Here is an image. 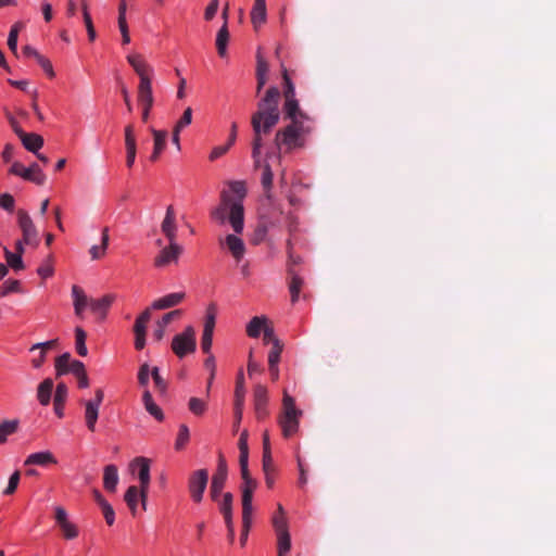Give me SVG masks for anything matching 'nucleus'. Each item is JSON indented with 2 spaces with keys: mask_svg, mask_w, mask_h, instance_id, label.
Here are the masks:
<instances>
[{
  "mask_svg": "<svg viewBox=\"0 0 556 556\" xmlns=\"http://www.w3.org/2000/svg\"><path fill=\"white\" fill-rule=\"evenodd\" d=\"M273 179L274 174L269 164H264L261 177V184L265 193V197L270 200L271 199V189H273Z\"/></svg>",
  "mask_w": 556,
  "mask_h": 556,
  "instance_id": "nucleus-33",
  "label": "nucleus"
},
{
  "mask_svg": "<svg viewBox=\"0 0 556 556\" xmlns=\"http://www.w3.org/2000/svg\"><path fill=\"white\" fill-rule=\"evenodd\" d=\"M85 406V422L86 427L89 431L94 432L96 431V424L99 418V410L100 407L97 405H93V403H89L87 401L84 402Z\"/></svg>",
  "mask_w": 556,
  "mask_h": 556,
  "instance_id": "nucleus-25",
  "label": "nucleus"
},
{
  "mask_svg": "<svg viewBox=\"0 0 556 556\" xmlns=\"http://www.w3.org/2000/svg\"><path fill=\"white\" fill-rule=\"evenodd\" d=\"M232 494L227 492L223 495V501L219 503V509L224 516L225 522L229 525L230 520H232Z\"/></svg>",
  "mask_w": 556,
  "mask_h": 556,
  "instance_id": "nucleus-38",
  "label": "nucleus"
},
{
  "mask_svg": "<svg viewBox=\"0 0 556 556\" xmlns=\"http://www.w3.org/2000/svg\"><path fill=\"white\" fill-rule=\"evenodd\" d=\"M229 204H230V197L227 194V192L222 193V203L215 207L211 212V217L220 223L224 224L227 219V212L229 211Z\"/></svg>",
  "mask_w": 556,
  "mask_h": 556,
  "instance_id": "nucleus-27",
  "label": "nucleus"
},
{
  "mask_svg": "<svg viewBox=\"0 0 556 556\" xmlns=\"http://www.w3.org/2000/svg\"><path fill=\"white\" fill-rule=\"evenodd\" d=\"M248 437V431H242L238 442V447L240 451L239 458H249Z\"/></svg>",
  "mask_w": 556,
  "mask_h": 556,
  "instance_id": "nucleus-53",
  "label": "nucleus"
},
{
  "mask_svg": "<svg viewBox=\"0 0 556 556\" xmlns=\"http://www.w3.org/2000/svg\"><path fill=\"white\" fill-rule=\"evenodd\" d=\"M273 526L275 528L276 533L288 531V523H287L286 516L274 515Z\"/></svg>",
  "mask_w": 556,
  "mask_h": 556,
  "instance_id": "nucleus-58",
  "label": "nucleus"
},
{
  "mask_svg": "<svg viewBox=\"0 0 556 556\" xmlns=\"http://www.w3.org/2000/svg\"><path fill=\"white\" fill-rule=\"evenodd\" d=\"M289 275L291 276V279L289 282V291L291 294V302L295 303L299 300L300 291L302 289L304 281L292 269H289Z\"/></svg>",
  "mask_w": 556,
  "mask_h": 556,
  "instance_id": "nucleus-35",
  "label": "nucleus"
},
{
  "mask_svg": "<svg viewBox=\"0 0 556 556\" xmlns=\"http://www.w3.org/2000/svg\"><path fill=\"white\" fill-rule=\"evenodd\" d=\"M208 481V472L206 469H198L193 471L188 481V489L192 500L200 503Z\"/></svg>",
  "mask_w": 556,
  "mask_h": 556,
  "instance_id": "nucleus-8",
  "label": "nucleus"
},
{
  "mask_svg": "<svg viewBox=\"0 0 556 556\" xmlns=\"http://www.w3.org/2000/svg\"><path fill=\"white\" fill-rule=\"evenodd\" d=\"M282 350H283L282 342L275 341V344L271 345V349L268 353V365H275V364L279 363Z\"/></svg>",
  "mask_w": 556,
  "mask_h": 556,
  "instance_id": "nucleus-48",
  "label": "nucleus"
},
{
  "mask_svg": "<svg viewBox=\"0 0 556 556\" xmlns=\"http://www.w3.org/2000/svg\"><path fill=\"white\" fill-rule=\"evenodd\" d=\"M72 296L75 315L81 318L87 305L90 306V300L87 298L85 291L77 285L72 287Z\"/></svg>",
  "mask_w": 556,
  "mask_h": 556,
  "instance_id": "nucleus-18",
  "label": "nucleus"
},
{
  "mask_svg": "<svg viewBox=\"0 0 556 556\" xmlns=\"http://www.w3.org/2000/svg\"><path fill=\"white\" fill-rule=\"evenodd\" d=\"M114 301V295L106 294L98 300H90V308L91 311L99 315L101 318L106 316V312L109 307L112 305Z\"/></svg>",
  "mask_w": 556,
  "mask_h": 556,
  "instance_id": "nucleus-24",
  "label": "nucleus"
},
{
  "mask_svg": "<svg viewBox=\"0 0 556 556\" xmlns=\"http://www.w3.org/2000/svg\"><path fill=\"white\" fill-rule=\"evenodd\" d=\"M182 253V247L177 241H168V245L163 248L154 258L155 267H165L170 263H176Z\"/></svg>",
  "mask_w": 556,
  "mask_h": 556,
  "instance_id": "nucleus-10",
  "label": "nucleus"
},
{
  "mask_svg": "<svg viewBox=\"0 0 556 556\" xmlns=\"http://www.w3.org/2000/svg\"><path fill=\"white\" fill-rule=\"evenodd\" d=\"M245 397V387H244V376L242 370L238 372L236 388H235V403L239 405H244Z\"/></svg>",
  "mask_w": 556,
  "mask_h": 556,
  "instance_id": "nucleus-42",
  "label": "nucleus"
},
{
  "mask_svg": "<svg viewBox=\"0 0 556 556\" xmlns=\"http://www.w3.org/2000/svg\"><path fill=\"white\" fill-rule=\"evenodd\" d=\"M18 138L26 150L31 153H37L43 146V138L35 132H22Z\"/></svg>",
  "mask_w": 556,
  "mask_h": 556,
  "instance_id": "nucleus-21",
  "label": "nucleus"
},
{
  "mask_svg": "<svg viewBox=\"0 0 556 556\" xmlns=\"http://www.w3.org/2000/svg\"><path fill=\"white\" fill-rule=\"evenodd\" d=\"M127 61L140 77L138 88H142L144 84H148V87H152L151 77L149 76L152 73V68L144 62L141 55L130 54L127 56Z\"/></svg>",
  "mask_w": 556,
  "mask_h": 556,
  "instance_id": "nucleus-12",
  "label": "nucleus"
},
{
  "mask_svg": "<svg viewBox=\"0 0 556 556\" xmlns=\"http://www.w3.org/2000/svg\"><path fill=\"white\" fill-rule=\"evenodd\" d=\"M227 463L225 458L222 455H219L217 468L215 473L213 475L210 488L211 497L213 501H217L218 496L220 495L227 480Z\"/></svg>",
  "mask_w": 556,
  "mask_h": 556,
  "instance_id": "nucleus-9",
  "label": "nucleus"
},
{
  "mask_svg": "<svg viewBox=\"0 0 556 556\" xmlns=\"http://www.w3.org/2000/svg\"><path fill=\"white\" fill-rule=\"evenodd\" d=\"M142 402L146 410L153 416L156 420L162 421L164 419L163 410L153 401L152 394L149 390H146L142 394Z\"/></svg>",
  "mask_w": 556,
  "mask_h": 556,
  "instance_id": "nucleus-28",
  "label": "nucleus"
},
{
  "mask_svg": "<svg viewBox=\"0 0 556 556\" xmlns=\"http://www.w3.org/2000/svg\"><path fill=\"white\" fill-rule=\"evenodd\" d=\"M102 514L104 516V519L109 526H112L115 521V513L111 504L108 502L100 506Z\"/></svg>",
  "mask_w": 556,
  "mask_h": 556,
  "instance_id": "nucleus-60",
  "label": "nucleus"
},
{
  "mask_svg": "<svg viewBox=\"0 0 556 556\" xmlns=\"http://www.w3.org/2000/svg\"><path fill=\"white\" fill-rule=\"evenodd\" d=\"M313 131V122L305 119L291 122L276 132L275 146L279 151L290 152L305 146V137Z\"/></svg>",
  "mask_w": 556,
  "mask_h": 556,
  "instance_id": "nucleus-2",
  "label": "nucleus"
},
{
  "mask_svg": "<svg viewBox=\"0 0 556 556\" xmlns=\"http://www.w3.org/2000/svg\"><path fill=\"white\" fill-rule=\"evenodd\" d=\"M53 390V380L50 378L45 379L37 389V399L39 403L47 406L50 403Z\"/></svg>",
  "mask_w": 556,
  "mask_h": 556,
  "instance_id": "nucleus-29",
  "label": "nucleus"
},
{
  "mask_svg": "<svg viewBox=\"0 0 556 556\" xmlns=\"http://www.w3.org/2000/svg\"><path fill=\"white\" fill-rule=\"evenodd\" d=\"M66 397H67V387L64 382H60L56 386L54 399H53L54 412L60 418L63 417V409H64V404H65Z\"/></svg>",
  "mask_w": 556,
  "mask_h": 556,
  "instance_id": "nucleus-26",
  "label": "nucleus"
},
{
  "mask_svg": "<svg viewBox=\"0 0 556 556\" xmlns=\"http://www.w3.org/2000/svg\"><path fill=\"white\" fill-rule=\"evenodd\" d=\"M267 317L266 316H255L253 317L250 323L247 325V334L250 338H257L260 337L261 332L264 330V328L267 326Z\"/></svg>",
  "mask_w": 556,
  "mask_h": 556,
  "instance_id": "nucleus-30",
  "label": "nucleus"
},
{
  "mask_svg": "<svg viewBox=\"0 0 556 556\" xmlns=\"http://www.w3.org/2000/svg\"><path fill=\"white\" fill-rule=\"evenodd\" d=\"M63 535L67 540L75 539L78 535V530L75 525L71 523L70 521L60 526Z\"/></svg>",
  "mask_w": 556,
  "mask_h": 556,
  "instance_id": "nucleus-57",
  "label": "nucleus"
},
{
  "mask_svg": "<svg viewBox=\"0 0 556 556\" xmlns=\"http://www.w3.org/2000/svg\"><path fill=\"white\" fill-rule=\"evenodd\" d=\"M189 409L194 414V415H202L205 410H206V403L199 399V397H191L189 400Z\"/></svg>",
  "mask_w": 556,
  "mask_h": 556,
  "instance_id": "nucleus-49",
  "label": "nucleus"
},
{
  "mask_svg": "<svg viewBox=\"0 0 556 556\" xmlns=\"http://www.w3.org/2000/svg\"><path fill=\"white\" fill-rule=\"evenodd\" d=\"M228 40H229L228 26L226 25V23H224V25L220 27V29L218 30L217 36H216V48H217L218 54L222 58L226 55Z\"/></svg>",
  "mask_w": 556,
  "mask_h": 556,
  "instance_id": "nucleus-36",
  "label": "nucleus"
},
{
  "mask_svg": "<svg viewBox=\"0 0 556 556\" xmlns=\"http://www.w3.org/2000/svg\"><path fill=\"white\" fill-rule=\"evenodd\" d=\"M87 333L81 327L75 328V349L78 355L87 356L88 349L86 346Z\"/></svg>",
  "mask_w": 556,
  "mask_h": 556,
  "instance_id": "nucleus-40",
  "label": "nucleus"
},
{
  "mask_svg": "<svg viewBox=\"0 0 556 556\" xmlns=\"http://www.w3.org/2000/svg\"><path fill=\"white\" fill-rule=\"evenodd\" d=\"M15 205V200L10 193H3L0 195V206L8 211L13 212Z\"/></svg>",
  "mask_w": 556,
  "mask_h": 556,
  "instance_id": "nucleus-59",
  "label": "nucleus"
},
{
  "mask_svg": "<svg viewBox=\"0 0 556 556\" xmlns=\"http://www.w3.org/2000/svg\"><path fill=\"white\" fill-rule=\"evenodd\" d=\"M301 415L302 410L295 407L294 399L285 391L282 397V413L279 417V425L285 438H290L298 431Z\"/></svg>",
  "mask_w": 556,
  "mask_h": 556,
  "instance_id": "nucleus-3",
  "label": "nucleus"
},
{
  "mask_svg": "<svg viewBox=\"0 0 556 556\" xmlns=\"http://www.w3.org/2000/svg\"><path fill=\"white\" fill-rule=\"evenodd\" d=\"M130 470L132 472L138 471V478L140 481V496L142 508L147 509V498L150 485V460L146 457H136L130 463Z\"/></svg>",
  "mask_w": 556,
  "mask_h": 556,
  "instance_id": "nucleus-5",
  "label": "nucleus"
},
{
  "mask_svg": "<svg viewBox=\"0 0 556 556\" xmlns=\"http://www.w3.org/2000/svg\"><path fill=\"white\" fill-rule=\"evenodd\" d=\"M18 482H20V471H15L11 475V477L9 479L8 486L3 491V494H5V495L13 494L17 489Z\"/></svg>",
  "mask_w": 556,
  "mask_h": 556,
  "instance_id": "nucleus-56",
  "label": "nucleus"
},
{
  "mask_svg": "<svg viewBox=\"0 0 556 556\" xmlns=\"http://www.w3.org/2000/svg\"><path fill=\"white\" fill-rule=\"evenodd\" d=\"M138 101L142 106V121L147 122L153 106L152 87H148V84H144L142 88H138Z\"/></svg>",
  "mask_w": 556,
  "mask_h": 556,
  "instance_id": "nucleus-17",
  "label": "nucleus"
},
{
  "mask_svg": "<svg viewBox=\"0 0 556 556\" xmlns=\"http://www.w3.org/2000/svg\"><path fill=\"white\" fill-rule=\"evenodd\" d=\"M124 500H125L129 510L135 516L137 514L138 501L139 500L141 501L140 488H138L136 485L129 486L124 495Z\"/></svg>",
  "mask_w": 556,
  "mask_h": 556,
  "instance_id": "nucleus-32",
  "label": "nucleus"
},
{
  "mask_svg": "<svg viewBox=\"0 0 556 556\" xmlns=\"http://www.w3.org/2000/svg\"><path fill=\"white\" fill-rule=\"evenodd\" d=\"M151 132H152L153 139H154V148H153V152L150 156V160L152 162H155L159 159L162 151L165 149L166 140H167V131L156 130V129L152 128Z\"/></svg>",
  "mask_w": 556,
  "mask_h": 556,
  "instance_id": "nucleus-23",
  "label": "nucleus"
},
{
  "mask_svg": "<svg viewBox=\"0 0 556 556\" xmlns=\"http://www.w3.org/2000/svg\"><path fill=\"white\" fill-rule=\"evenodd\" d=\"M172 350L179 358L195 351V332L191 326L173 338Z\"/></svg>",
  "mask_w": 556,
  "mask_h": 556,
  "instance_id": "nucleus-7",
  "label": "nucleus"
},
{
  "mask_svg": "<svg viewBox=\"0 0 556 556\" xmlns=\"http://www.w3.org/2000/svg\"><path fill=\"white\" fill-rule=\"evenodd\" d=\"M161 231L167 241H177L178 225L173 205H168L166 208L165 216L161 223Z\"/></svg>",
  "mask_w": 556,
  "mask_h": 556,
  "instance_id": "nucleus-13",
  "label": "nucleus"
},
{
  "mask_svg": "<svg viewBox=\"0 0 556 556\" xmlns=\"http://www.w3.org/2000/svg\"><path fill=\"white\" fill-rule=\"evenodd\" d=\"M56 463H58V460L54 457V455L49 451H45V452H37V453H33V454L28 455L24 462V465L25 466H31V465L47 466L49 464H56Z\"/></svg>",
  "mask_w": 556,
  "mask_h": 556,
  "instance_id": "nucleus-20",
  "label": "nucleus"
},
{
  "mask_svg": "<svg viewBox=\"0 0 556 556\" xmlns=\"http://www.w3.org/2000/svg\"><path fill=\"white\" fill-rule=\"evenodd\" d=\"M151 370L148 364H142L138 372V382L140 386L146 387L149 383V375Z\"/></svg>",
  "mask_w": 556,
  "mask_h": 556,
  "instance_id": "nucleus-62",
  "label": "nucleus"
},
{
  "mask_svg": "<svg viewBox=\"0 0 556 556\" xmlns=\"http://www.w3.org/2000/svg\"><path fill=\"white\" fill-rule=\"evenodd\" d=\"M18 427V421L14 420H5L0 424V443H4L7 441L8 435L13 434Z\"/></svg>",
  "mask_w": 556,
  "mask_h": 556,
  "instance_id": "nucleus-44",
  "label": "nucleus"
},
{
  "mask_svg": "<svg viewBox=\"0 0 556 556\" xmlns=\"http://www.w3.org/2000/svg\"><path fill=\"white\" fill-rule=\"evenodd\" d=\"M191 122H192V109L191 108H187L185 110L182 116L176 123L175 128H176V130H182L185 127L190 125Z\"/></svg>",
  "mask_w": 556,
  "mask_h": 556,
  "instance_id": "nucleus-54",
  "label": "nucleus"
},
{
  "mask_svg": "<svg viewBox=\"0 0 556 556\" xmlns=\"http://www.w3.org/2000/svg\"><path fill=\"white\" fill-rule=\"evenodd\" d=\"M228 219H229V223H230L233 231L237 233H241L243 230V225H244L243 206L240 202L233 201L231 198H230V204H229Z\"/></svg>",
  "mask_w": 556,
  "mask_h": 556,
  "instance_id": "nucleus-15",
  "label": "nucleus"
},
{
  "mask_svg": "<svg viewBox=\"0 0 556 556\" xmlns=\"http://www.w3.org/2000/svg\"><path fill=\"white\" fill-rule=\"evenodd\" d=\"M218 7H219V0H212L205 9L204 18L206 21L213 20V17L217 13Z\"/></svg>",
  "mask_w": 556,
  "mask_h": 556,
  "instance_id": "nucleus-64",
  "label": "nucleus"
},
{
  "mask_svg": "<svg viewBox=\"0 0 556 556\" xmlns=\"http://www.w3.org/2000/svg\"><path fill=\"white\" fill-rule=\"evenodd\" d=\"M24 28V24L22 22H16L11 27V30L9 33L8 37V47L9 49L16 54L17 53V38L18 33Z\"/></svg>",
  "mask_w": 556,
  "mask_h": 556,
  "instance_id": "nucleus-43",
  "label": "nucleus"
},
{
  "mask_svg": "<svg viewBox=\"0 0 556 556\" xmlns=\"http://www.w3.org/2000/svg\"><path fill=\"white\" fill-rule=\"evenodd\" d=\"M189 438H190L189 428L185 424L180 425L179 431L177 434V439L175 442V448L178 451L182 450L186 446V444L188 443Z\"/></svg>",
  "mask_w": 556,
  "mask_h": 556,
  "instance_id": "nucleus-47",
  "label": "nucleus"
},
{
  "mask_svg": "<svg viewBox=\"0 0 556 556\" xmlns=\"http://www.w3.org/2000/svg\"><path fill=\"white\" fill-rule=\"evenodd\" d=\"M151 376L153 378V381H154V384H155V388L156 390L160 392V393H165L166 389H167V382L165 381V379H163L160 375V370L157 367H153L151 369Z\"/></svg>",
  "mask_w": 556,
  "mask_h": 556,
  "instance_id": "nucleus-50",
  "label": "nucleus"
},
{
  "mask_svg": "<svg viewBox=\"0 0 556 556\" xmlns=\"http://www.w3.org/2000/svg\"><path fill=\"white\" fill-rule=\"evenodd\" d=\"M83 17H84V23H85V26H86V29L88 33V38L90 41H94V39L97 37V33H96L90 13L84 14Z\"/></svg>",
  "mask_w": 556,
  "mask_h": 556,
  "instance_id": "nucleus-61",
  "label": "nucleus"
},
{
  "mask_svg": "<svg viewBox=\"0 0 556 556\" xmlns=\"http://www.w3.org/2000/svg\"><path fill=\"white\" fill-rule=\"evenodd\" d=\"M118 469L115 465H106L103 469V486L109 492H115L118 483Z\"/></svg>",
  "mask_w": 556,
  "mask_h": 556,
  "instance_id": "nucleus-22",
  "label": "nucleus"
},
{
  "mask_svg": "<svg viewBox=\"0 0 556 556\" xmlns=\"http://www.w3.org/2000/svg\"><path fill=\"white\" fill-rule=\"evenodd\" d=\"M280 91L277 87L267 89L264 98L257 104V111L252 115L251 125L254 132L252 142V157L255 167L260 166L263 135H267L279 122L278 109Z\"/></svg>",
  "mask_w": 556,
  "mask_h": 556,
  "instance_id": "nucleus-1",
  "label": "nucleus"
},
{
  "mask_svg": "<svg viewBox=\"0 0 556 556\" xmlns=\"http://www.w3.org/2000/svg\"><path fill=\"white\" fill-rule=\"evenodd\" d=\"M186 298L185 292H174L168 293L162 298H159L152 302L149 306L151 311L153 309H167L179 305Z\"/></svg>",
  "mask_w": 556,
  "mask_h": 556,
  "instance_id": "nucleus-16",
  "label": "nucleus"
},
{
  "mask_svg": "<svg viewBox=\"0 0 556 556\" xmlns=\"http://www.w3.org/2000/svg\"><path fill=\"white\" fill-rule=\"evenodd\" d=\"M151 308L147 307L136 319L134 325L135 334H146L147 325L151 319Z\"/></svg>",
  "mask_w": 556,
  "mask_h": 556,
  "instance_id": "nucleus-39",
  "label": "nucleus"
},
{
  "mask_svg": "<svg viewBox=\"0 0 556 556\" xmlns=\"http://www.w3.org/2000/svg\"><path fill=\"white\" fill-rule=\"evenodd\" d=\"M4 257L8 265L14 270L24 269V263L22 256L18 254H14L8 248H3Z\"/></svg>",
  "mask_w": 556,
  "mask_h": 556,
  "instance_id": "nucleus-46",
  "label": "nucleus"
},
{
  "mask_svg": "<svg viewBox=\"0 0 556 556\" xmlns=\"http://www.w3.org/2000/svg\"><path fill=\"white\" fill-rule=\"evenodd\" d=\"M251 21L255 27L266 21V2L265 0H255L251 11Z\"/></svg>",
  "mask_w": 556,
  "mask_h": 556,
  "instance_id": "nucleus-31",
  "label": "nucleus"
},
{
  "mask_svg": "<svg viewBox=\"0 0 556 556\" xmlns=\"http://www.w3.org/2000/svg\"><path fill=\"white\" fill-rule=\"evenodd\" d=\"M181 314V309H174L172 312H168L164 314L160 320H157V324L166 328V326L170 324L173 320L180 318Z\"/></svg>",
  "mask_w": 556,
  "mask_h": 556,
  "instance_id": "nucleus-55",
  "label": "nucleus"
},
{
  "mask_svg": "<svg viewBox=\"0 0 556 556\" xmlns=\"http://www.w3.org/2000/svg\"><path fill=\"white\" fill-rule=\"evenodd\" d=\"M16 217L17 225L22 232V238H24V241L27 245L36 249L39 245L40 239L39 231L36 228L31 217L25 210L22 208L16 212Z\"/></svg>",
  "mask_w": 556,
  "mask_h": 556,
  "instance_id": "nucleus-6",
  "label": "nucleus"
},
{
  "mask_svg": "<svg viewBox=\"0 0 556 556\" xmlns=\"http://www.w3.org/2000/svg\"><path fill=\"white\" fill-rule=\"evenodd\" d=\"M263 333H264L263 341H264L265 344H269L270 343L271 345H274L275 341H280L276 337L274 328L268 326V325L264 328Z\"/></svg>",
  "mask_w": 556,
  "mask_h": 556,
  "instance_id": "nucleus-63",
  "label": "nucleus"
},
{
  "mask_svg": "<svg viewBox=\"0 0 556 556\" xmlns=\"http://www.w3.org/2000/svg\"><path fill=\"white\" fill-rule=\"evenodd\" d=\"M125 132V148H126V165L128 168H131L135 164L136 154H137V142L135 135V127L132 124H129L124 129Z\"/></svg>",
  "mask_w": 556,
  "mask_h": 556,
  "instance_id": "nucleus-14",
  "label": "nucleus"
},
{
  "mask_svg": "<svg viewBox=\"0 0 556 556\" xmlns=\"http://www.w3.org/2000/svg\"><path fill=\"white\" fill-rule=\"evenodd\" d=\"M23 179L31 181L38 186H42L46 182V175L45 174H34V172H30L29 169H25L22 176Z\"/></svg>",
  "mask_w": 556,
  "mask_h": 556,
  "instance_id": "nucleus-52",
  "label": "nucleus"
},
{
  "mask_svg": "<svg viewBox=\"0 0 556 556\" xmlns=\"http://www.w3.org/2000/svg\"><path fill=\"white\" fill-rule=\"evenodd\" d=\"M282 78L285 81V104H283V113L287 118H290L293 123L294 121L305 119V122H312L307 114L301 111L299 106V102L295 99V90L294 85L292 84L290 77L288 76L287 70L282 68Z\"/></svg>",
  "mask_w": 556,
  "mask_h": 556,
  "instance_id": "nucleus-4",
  "label": "nucleus"
},
{
  "mask_svg": "<svg viewBox=\"0 0 556 556\" xmlns=\"http://www.w3.org/2000/svg\"><path fill=\"white\" fill-rule=\"evenodd\" d=\"M72 357L70 353H64L55 358V374L63 376L70 372Z\"/></svg>",
  "mask_w": 556,
  "mask_h": 556,
  "instance_id": "nucleus-41",
  "label": "nucleus"
},
{
  "mask_svg": "<svg viewBox=\"0 0 556 556\" xmlns=\"http://www.w3.org/2000/svg\"><path fill=\"white\" fill-rule=\"evenodd\" d=\"M253 405L254 414L257 420H264L269 415V410L267 408L268 392L267 389L262 384H257L254 387Z\"/></svg>",
  "mask_w": 556,
  "mask_h": 556,
  "instance_id": "nucleus-11",
  "label": "nucleus"
},
{
  "mask_svg": "<svg viewBox=\"0 0 556 556\" xmlns=\"http://www.w3.org/2000/svg\"><path fill=\"white\" fill-rule=\"evenodd\" d=\"M225 244L227 245L229 252L231 253L232 257L240 262L245 253V245L242 239L235 235H228L224 239Z\"/></svg>",
  "mask_w": 556,
  "mask_h": 556,
  "instance_id": "nucleus-19",
  "label": "nucleus"
},
{
  "mask_svg": "<svg viewBox=\"0 0 556 556\" xmlns=\"http://www.w3.org/2000/svg\"><path fill=\"white\" fill-rule=\"evenodd\" d=\"M277 538H278V546H277L278 556H286V554L291 548V539H290L289 531L278 532Z\"/></svg>",
  "mask_w": 556,
  "mask_h": 556,
  "instance_id": "nucleus-45",
  "label": "nucleus"
},
{
  "mask_svg": "<svg viewBox=\"0 0 556 556\" xmlns=\"http://www.w3.org/2000/svg\"><path fill=\"white\" fill-rule=\"evenodd\" d=\"M20 289V281L15 279L7 280L0 287V296H7L9 293L17 292Z\"/></svg>",
  "mask_w": 556,
  "mask_h": 556,
  "instance_id": "nucleus-51",
  "label": "nucleus"
},
{
  "mask_svg": "<svg viewBox=\"0 0 556 556\" xmlns=\"http://www.w3.org/2000/svg\"><path fill=\"white\" fill-rule=\"evenodd\" d=\"M109 229L105 227L102 230V238L100 245H92L89 250L92 260H99L105 255L109 245Z\"/></svg>",
  "mask_w": 556,
  "mask_h": 556,
  "instance_id": "nucleus-34",
  "label": "nucleus"
},
{
  "mask_svg": "<svg viewBox=\"0 0 556 556\" xmlns=\"http://www.w3.org/2000/svg\"><path fill=\"white\" fill-rule=\"evenodd\" d=\"M262 463H263V471L265 475L266 485L271 489L275 483V472H276L273 457H268V456L263 457Z\"/></svg>",
  "mask_w": 556,
  "mask_h": 556,
  "instance_id": "nucleus-37",
  "label": "nucleus"
}]
</instances>
